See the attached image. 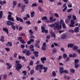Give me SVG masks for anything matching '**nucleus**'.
Instances as JSON below:
<instances>
[{
	"mask_svg": "<svg viewBox=\"0 0 80 80\" xmlns=\"http://www.w3.org/2000/svg\"><path fill=\"white\" fill-rule=\"evenodd\" d=\"M48 26L50 27H54L53 29L54 30H60L62 28V26L61 25L59 26V24L58 22H56L54 24L49 25Z\"/></svg>",
	"mask_w": 80,
	"mask_h": 80,
	"instance_id": "obj_1",
	"label": "nucleus"
},
{
	"mask_svg": "<svg viewBox=\"0 0 80 80\" xmlns=\"http://www.w3.org/2000/svg\"><path fill=\"white\" fill-rule=\"evenodd\" d=\"M22 68V66L20 64H17L16 69L18 72H20V70Z\"/></svg>",
	"mask_w": 80,
	"mask_h": 80,
	"instance_id": "obj_2",
	"label": "nucleus"
},
{
	"mask_svg": "<svg viewBox=\"0 0 80 80\" xmlns=\"http://www.w3.org/2000/svg\"><path fill=\"white\" fill-rule=\"evenodd\" d=\"M6 23L8 26H11L14 25V23L10 21H6Z\"/></svg>",
	"mask_w": 80,
	"mask_h": 80,
	"instance_id": "obj_3",
	"label": "nucleus"
},
{
	"mask_svg": "<svg viewBox=\"0 0 80 80\" xmlns=\"http://www.w3.org/2000/svg\"><path fill=\"white\" fill-rule=\"evenodd\" d=\"M41 29L42 30V31H41V32L42 33H44L45 32V33H48V30H45V27L43 26H42L41 27Z\"/></svg>",
	"mask_w": 80,
	"mask_h": 80,
	"instance_id": "obj_4",
	"label": "nucleus"
},
{
	"mask_svg": "<svg viewBox=\"0 0 80 80\" xmlns=\"http://www.w3.org/2000/svg\"><path fill=\"white\" fill-rule=\"evenodd\" d=\"M8 20H10L12 22H14V21H15L14 18H13V17L12 18V15H8Z\"/></svg>",
	"mask_w": 80,
	"mask_h": 80,
	"instance_id": "obj_5",
	"label": "nucleus"
},
{
	"mask_svg": "<svg viewBox=\"0 0 80 80\" xmlns=\"http://www.w3.org/2000/svg\"><path fill=\"white\" fill-rule=\"evenodd\" d=\"M18 58L19 59H22V60H23L24 62H26V60H27V59L25 58L24 56H22V57L21 56H18Z\"/></svg>",
	"mask_w": 80,
	"mask_h": 80,
	"instance_id": "obj_6",
	"label": "nucleus"
},
{
	"mask_svg": "<svg viewBox=\"0 0 80 80\" xmlns=\"http://www.w3.org/2000/svg\"><path fill=\"white\" fill-rule=\"evenodd\" d=\"M16 19L18 22L20 21V22H23V19L21 18H18V17H17L16 18Z\"/></svg>",
	"mask_w": 80,
	"mask_h": 80,
	"instance_id": "obj_7",
	"label": "nucleus"
},
{
	"mask_svg": "<svg viewBox=\"0 0 80 80\" xmlns=\"http://www.w3.org/2000/svg\"><path fill=\"white\" fill-rule=\"evenodd\" d=\"M33 48H34V45H33L32 44L29 46V49H30V50L32 52H33V51L35 50V49H34Z\"/></svg>",
	"mask_w": 80,
	"mask_h": 80,
	"instance_id": "obj_8",
	"label": "nucleus"
},
{
	"mask_svg": "<svg viewBox=\"0 0 80 80\" xmlns=\"http://www.w3.org/2000/svg\"><path fill=\"white\" fill-rule=\"evenodd\" d=\"M63 70H64V68L62 67H61L59 68V72L60 73H63Z\"/></svg>",
	"mask_w": 80,
	"mask_h": 80,
	"instance_id": "obj_9",
	"label": "nucleus"
},
{
	"mask_svg": "<svg viewBox=\"0 0 80 80\" xmlns=\"http://www.w3.org/2000/svg\"><path fill=\"white\" fill-rule=\"evenodd\" d=\"M33 53L34 54V56L36 57H38V53H39V52L38 51H34L33 52Z\"/></svg>",
	"mask_w": 80,
	"mask_h": 80,
	"instance_id": "obj_10",
	"label": "nucleus"
},
{
	"mask_svg": "<svg viewBox=\"0 0 80 80\" xmlns=\"http://www.w3.org/2000/svg\"><path fill=\"white\" fill-rule=\"evenodd\" d=\"M3 30L4 32H5L7 34H8V28H3Z\"/></svg>",
	"mask_w": 80,
	"mask_h": 80,
	"instance_id": "obj_11",
	"label": "nucleus"
},
{
	"mask_svg": "<svg viewBox=\"0 0 80 80\" xmlns=\"http://www.w3.org/2000/svg\"><path fill=\"white\" fill-rule=\"evenodd\" d=\"M6 45L7 47H8V46H9V47H12V43L11 42H8V43L6 44Z\"/></svg>",
	"mask_w": 80,
	"mask_h": 80,
	"instance_id": "obj_12",
	"label": "nucleus"
},
{
	"mask_svg": "<svg viewBox=\"0 0 80 80\" xmlns=\"http://www.w3.org/2000/svg\"><path fill=\"white\" fill-rule=\"evenodd\" d=\"M73 46H74V45L73 43H70L68 44V48H72V47H73Z\"/></svg>",
	"mask_w": 80,
	"mask_h": 80,
	"instance_id": "obj_13",
	"label": "nucleus"
},
{
	"mask_svg": "<svg viewBox=\"0 0 80 80\" xmlns=\"http://www.w3.org/2000/svg\"><path fill=\"white\" fill-rule=\"evenodd\" d=\"M74 31L75 32H76V33H77V32H79V27H76L74 29Z\"/></svg>",
	"mask_w": 80,
	"mask_h": 80,
	"instance_id": "obj_14",
	"label": "nucleus"
},
{
	"mask_svg": "<svg viewBox=\"0 0 80 80\" xmlns=\"http://www.w3.org/2000/svg\"><path fill=\"white\" fill-rule=\"evenodd\" d=\"M6 65H7L8 66V67H9L8 68H7V69H10V68H11V67H12V65H11L10 66V64L9 63H6Z\"/></svg>",
	"mask_w": 80,
	"mask_h": 80,
	"instance_id": "obj_15",
	"label": "nucleus"
},
{
	"mask_svg": "<svg viewBox=\"0 0 80 80\" xmlns=\"http://www.w3.org/2000/svg\"><path fill=\"white\" fill-rule=\"evenodd\" d=\"M66 38H67V35L65 34H63L62 36V39H65Z\"/></svg>",
	"mask_w": 80,
	"mask_h": 80,
	"instance_id": "obj_16",
	"label": "nucleus"
},
{
	"mask_svg": "<svg viewBox=\"0 0 80 80\" xmlns=\"http://www.w3.org/2000/svg\"><path fill=\"white\" fill-rule=\"evenodd\" d=\"M25 55H27V56H29V55H31V52H30L29 50H27Z\"/></svg>",
	"mask_w": 80,
	"mask_h": 80,
	"instance_id": "obj_17",
	"label": "nucleus"
},
{
	"mask_svg": "<svg viewBox=\"0 0 80 80\" xmlns=\"http://www.w3.org/2000/svg\"><path fill=\"white\" fill-rule=\"evenodd\" d=\"M43 69L44 70L43 71L44 73H46L47 72V70H48V68L45 67L44 66L43 67Z\"/></svg>",
	"mask_w": 80,
	"mask_h": 80,
	"instance_id": "obj_18",
	"label": "nucleus"
},
{
	"mask_svg": "<svg viewBox=\"0 0 80 80\" xmlns=\"http://www.w3.org/2000/svg\"><path fill=\"white\" fill-rule=\"evenodd\" d=\"M74 66L76 68H77L78 67H80V64H78V63H74Z\"/></svg>",
	"mask_w": 80,
	"mask_h": 80,
	"instance_id": "obj_19",
	"label": "nucleus"
},
{
	"mask_svg": "<svg viewBox=\"0 0 80 80\" xmlns=\"http://www.w3.org/2000/svg\"><path fill=\"white\" fill-rule=\"evenodd\" d=\"M39 69H40V70L43 69V65L42 64H39Z\"/></svg>",
	"mask_w": 80,
	"mask_h": 80,
	"instance_id": "obj_20",
	"label": "nucleus"
},
{
	"mask_svg": "<svg viewBox=\"0 0 80 80\" xmlns=\"http://www.w3.org/2000/svg\"><path fill=\"white\" fill-rule=\"evenodd\" d=\"M78 48V46H75L73 47L72 48V50H73V51H75V50H77Z\"/></svg>",
	"mask_w": 80,
	"mask_h": 80,
	"instance_id": "obj_21",
	"label": "nucleus"
},
{
	"mask_svg": "<svg viewBox=\"0 0 80 80\" xmlns=\"http://www.w3.org/2000/svg\"><path fill=\"white\" fill-rule=\"evenodd\" d=\"M59 23H60V25H59V26H61V28H62V24H63V23H64V21H63V20L62 19H61V20L59 21Z\"/></svg>",
	"mask_w": 80,
	"mask_h": 80,
	"instance_id": "obj_22",
	"label": "nucleus"
},
{
	"mask_svg": "<svg viewBox=\"0 0 80 80\" xmlns=\"http://www.w3.org/2000/svg\"><path fill=\"white\" fill-rule=\"evenodd\" d=\"M52 75H51V77H55V76H57V74H56V73H55V71H53L52 72Z\"/></svg>",
	"mask_w": 80,
	"mask_h": 80,
	"instance_id": "obj_23",
	"label": "nucleus"
},
{
	"mask_svg": "<svg viewBox=\"0 0 80 80\" xmlns=\"http://www.w3.org/2000/svg\"><path fill=\"white\" fill-rule=\"evenodd\" d=\"M34 13H35V12L34 11L31 12V17L32 18H33L34 17Z\"/></svg>",
	"mask_w": 80,
	"mask_h": 80,
	"instance_id": "obj_24",
	"label": "nucleus"
},
{
	"mask_svg": "<svg viewBox=\"0 0 80 80\" xmlns=\"http://www.w3.org/2000/svg\"><path fill=\"white\" fill-rule=\"evenodd\" d=\"M3 17V12L2 11H0V19Z\"/></svg>",
	"mask_w": 80,
	"mask_h": 80,
	"instance_id": "obj_25",
	"label": "nucleus"
},
{
	"mask_svg": "<svg viewBox=\"0 0 80 80\" xmlns=\"http://www.w3.org/2000/svg\"><path fill=\"white\" fill-rule=\"evenodd\" d=\"M47 60V58L45 57H42L41 58V61H45Z\"/></svg>",
	"mask_w": 80,
	"mask_h": 80,
	"instance_id": "obj_26",
	"label": "nucleus"
},
{
	"mask_svg": "<svg viewBox=\"0 0 80 80\" xmlns=\"http://www.w3.org/2000/svg\"><path fill=\"white\" fill-rule=\"evenodd\" d=\"M70 72H71V73H74L75 72V71L74 69L71 68L70 70Z\"/></svg>",
	"mask_w": 80,
	"mask_h": 80,
	"instance_id": "obj_27",
	"label": "nucleus"
},
{
	"mask_svg": "<svg viewBox=\"0 0 80 80\" xmlns=\"http://www.w3.org/2000/svg\"><path fill=\"white\" fill-rule=\"evenodd\" d=\"M20 42L22 43L23 44H25V43H26V42H25V41H24V40L22 39L20 40Z\"/></svg>",
	"mask_w": 80,
	"mask_h": 80,
	"instance_id": "obj_28",
	"label": "nucleus"
},
{
	"mask_svg": "<svg viewBox=\"0 0 80 80\" xmlns=\"http://www.w3.org/2000/svg\"><path fill=\"white\" fill-rule=\"evenodd\" d=\"M11 28H12V30H15L16 27L15 25H12L11 26Z\"/></svg>",
	"mask_w": 80,
	"mask_h": 80,
	"instance_id": "obj_29",
	"label": "nucleus"
},
{
	"mask_svg": "<svg viewBox=\"0 0 80 80\" xmlns=\"http://www.w3.org/2000/svg\"><path fill=\"white\" fill-rule=\"evenodd\" d=\"M37 4L36 3H33L31 6V7H37Z\"/></svg>",
	"mask_w": 80,
	"mask_h": 80,
	"instance_id": "obj_30",
	"label": "nucleus"
},
{
	"mask_svg": "<svg viewBox=\"0 0 80 80\" xmlns=\"http://www.w3.org/2000/svg\"><path fill=\"white\" fill-rule=\"evenodd\" d=\"M72 19H73V20H77V17L75 15H73L72 16Z\"/></svg>",
	"mask_w": 80,
	"mask_h": 80,
	"instance_id": "obj_31",
	"label": "nucleus"
},
{
	"mask_svg": "<svg viewBox=\"0 0 80 80\" xmlns=\"http://www.w3.org/2000/svg\"><path fill=\"white\" fill-rule=\"evenodd\" d=\"M71 24H75V22H74V20L73 19H71L70 21Z\"/></svg>",
	"mask_w": 80,
	"mask_h": 80,
	"instance_id": "obj_32",
	"label": "nucleus"
},
{
	"mask_svg": "<svg viewBox=\"0 0 80 80\" xmlns=\"http://www.w3.org/2000/svg\"><path fill=\"white\" fill-rule=\"evenodd\" d=\"M55 36H56V34H55V33L54 32H53L51 35V37H53V38H55L56 37Z\"/></svg>",
	"mask_w": 80,
	"mask_h": 80,
	"instance_id": "obj_33",
	"label": "nucleus"
},
{
	"mask_svg": "<svg viewBox=\"0 0 80 80\" xmlns=\"http://www.w3.org/2000/svg\"><path fill=\"white\" fill-rule=\"evenodd\" d=\"M47 17L46 16H44L42 18V20H47Z\"/></svg>",
	"mask_w": 80,
	"mask_h": 80,
	"instance_id": "obj_34",
	"label": "nucleus"
},
{
	"mask_svg": "<svg viewBox=\"0 0 80 80\" xmlns=\"http://www.w3.org/2000/svg\"><path fill=\"white\" fill-rule=\"evenodd\" d=\"M17 4V1H13V5L16 6Z\"/></svg>",
	"mask_w": 80,
	"mask_h": 80,
	"instance_id": "obj_35",
	"label": "nucleus"
},
{
	"mask_svg": "<svg viewBox=\"0 0 80 80\" xmlns=\"http://www.w3.org/2000/svg\"><path fill=\"white\" fill-rule=\"evenodd\" d=\"M23 2H25V3L26 5H27L28 3V0H23Z\"/></svg>",
	"mask_w": 80,
	"mask_h": 80,
	"instance_id": "obj_36",
	"label": "nucleus"
},
{
	"mask_svg": "<svg viewBox=\"0 0 80 80\" xmlns=\"http://www.w3.org/2000/svg\"><path fill=\"white\" fill-rule=\"evenodd\" d=\"M79 62V60L77 59H75L74 60V63H78Z\"/></svg>",
	"mask_w": 80,
	"mask_h": 80,
	"instance_id": "obj_37",
	"label": "nucleus"
},
{
	"mask_svg": "<svg viewBox=\"0 0 80 80\" xmlns=\"http://www.w3.org/2000/svg\"><path fill=\"white\" fill-rule=\"evenodd\" d=\"M35 71L33 69H32L30 71V75H33V73H34Z\"/></svg>",
	"mask_w": 80,
	"mask_h": 80,
	"instance_id": "obj_38",
	"label": "nucleus"
},
{
	"mask_svg": "<svg viewBox=\"0 0 80 80\" xmlns=\"http://www.w3.org/2000/svg\"><path fill=\"white\" fill-rule=\"evenodd\" d=\"M63 57L64 58H66L67 57V55L66 54L64 53L63 54Z\"/></svg>",
	"mask_w": 80,
	"mask_h": 80,
	"instance_id": "obj_39",
	"label": "nucleus"
},
{
	"mask_svg": "<svg viewBox=\"0 0 80 80\" xmlns=\"http://www.w3.org/2000/svg\"><path fill=\"white\" fill-rule=\"evenodd\" d=\"M72 10H73V8H72L71 9H68L67 10V12H68V13H70V12H71V11H72Z\"/></svg>",
	"mask_w": 80,
	"mask_h": 80,
	"instance_id": "obj_40",
	"label": "nucleus"
},
{
	"mask_svg": "<svg viewBox=\"0 0 80 80\" xmlns=\"http://www.w3.org/2000/svg\"><path fill=\"white\" fill-rule=\"evenodd\" d=\"M62 24V27L63 28H66V26L65 23H63Z\"/></svg>",
	"mask_w": 80,
	"mask_h": 80,
	"instance_id": "obj_41",
	"label": "nucleus"
},
{
	"mask_svg": "<svg viewBox=\"0 0 80 80\" xmlns=\"http://www.w3.org/2000/svg\"><path fill=\"white\" fill-rule=\"evenodd\" d=\"M7 74H5L3 76V78L4 80H6V78H7Z\"/></svg>",
	"mask_w": 80,
	"mask_h": 80,
	"instance_id": "obj_42",
	"label": "nucleus"
},
{
	"mask_svg": "<svg viewBox=\"0 0 80 80\" xmlns=\"http://www.w3.org/2000/svg\"><path fill=\"white\" fill-rule=\"evenodd\" d=\"M38 68H39V65H37L36 66L35 69L37 71H38Z\"/></svg>",
	"mask_w": 80,
	"mask_h": 80,
	"instance_id": "obj_43",
	"label": "nucleus"
},
{
	"mask_svg": "<svg viewBox=\"0 0 80 80\" xmlns=\"http://www.w3.org/2000/svg\"><path fill=\"white\" fill-rule=\"evenodd\" d=\"M70 57H67L66 59V62H68V61L70 60Z\"/></svg>",
	"mask_w": 80,
	"mask_h": 80,
	"instance_id": "obj_44",
	"label": "nucleus"
},
{
	"mask_svg": "<svg viewBox=\"0 0 80 80\" xmlns=\"http://www.w3.org/2000/svg\"><path fill=\"white\" fill-rule=\"evenodd\" d=\"M22 73L24 74V75L25 76L27 75V72L25 71H22Z\"/></svg>",
	"mask_w": 80,
	"mask_h": 80,
	"instance_id": "obj_45",
	"label": "nucleus"
},
{
	"mask_svg": "<svg viewBox=\"0 0 80 80\" xmlns=\"http://www.w3.org/2000/svg\"><path fill=\"white\" fill-rule=\"evenodd\" d=\"M52 51L53 53H55L56 52H57V49H56V48H54L52 50Z\"/></svg>",
	"mask_w": 80,
	"mask_h": 80,
	"instance_id": "obj_46",
	"label": "nucleus"
},
{
	"mask_svg": "<svg viewBox=\"0 0 80 80\" xmlns=\"http://www.w3.org/2000/svg\"><path fill=\"white\" fill-rule=\"evenodd\" d=\"M33 61H31L30 63H29V65H30L31 66H32V65H33Z\"/></svg>",
	"mask_w": 80,
	"mask_h": 80,
	"instance_id": "obj_47",
	"label": "nucleus"
},
{
	"mask_svg": "<svg viewBox=\"0 0 80 80\" xmlns=\"http://www.w3.org/2000/svg\"><path fill=\"white\" fill-rule=\"evenodd\" d=\"M38 9L39 10V11H40V12H43V10H42V9L41 8V7H38Z\"/></svg>",
	"mask_w": 80,
	"mask_h": 80,
	"instance_id": "obj_48",
	"label": "nucleus"
},
{
	"mask_svg": "<svg viewBox=\"0 0 80 80\" xmlns=\"http://www.w3.org/2000/svg\"><path fill=\"white\" fill-rule=\"evenodd\" d=\"M63 73H67L68 74V72L67 70H65L63 71Z\"/></svg>",
	"mask_w": 80,
	"mask_h": 80,
	"instance_id": "obj_49",
	"label": "nucleus"
},
{
	"mask_svg": "<svg viewBox=\"0 0 80 80\" xmlns=\"http://www.w3.org/2000/svg\"><path fill=\"white\" fill-rule=\"evenodd\" d=\"M68 31L69 32L71 33H74L75 32L73 30V29L69 30Z\"/></svg>",
	"mask_w": 80,
	"mask_h": 80,
	"instance_id": "obj_50",
	"label": "nucleus"
},
{
	"mask_svg": "<svg viewBox=\"0 0 80 80\" xmlns=\"http://www.w3.org/2000/svg\"><path fill=\"white\" fill-rule=\"evenodd\" d=\"M27 52V49H24L23 51H22V52L23 53H26Z\"/></svg>",
	"mask_w": 80,
	"mask_h": 80,
	"instance_id": "obj_51",
	"label": "nucleus"
},
{
	"mask_svg": "<svg viewBox=\"0 0 80 80\" xmlns=\"http://www.w3.org/2000/svg\"><path fill=\"white\" fill-rule=\"evenodd\" d=\"M54 15L55 17H56L57 18L59 17V15H58V14H57V13H54Z\"/></svg>",
	"mask_w": 80,
	"mask_h": 80,
	"instance_id": "obj_52",
	"label": "nucleus"
},
{
	"mask_svg": "<svg viewBox=\"0 0 80 80\" xmlns=\"http://www.w3.org/2000/svg\"><path fill=\"white\" fill-rule=\"evenodd\" d=\"M26 6V5H25V4H24L23 6H22L21 7V9H25Z\"/></svg>",
	"mask_w": 80,
	"mask_h": 80,
	"instance_id": "obj_53",
	"label": "nucleus"
},
{
	"mask_svg": "<svg viewBox=\"0 0 80 80\" xmlns=\"http://www.w3.org/2000/svg\"><path fill=\"white\" fill-rule=\"evenodd\" d=\"M40 40L39 39H38L37 40H36V43H40Z\"/></svg>",
	"mask_w": 80,
	"mask_h": 80,
	"instance_id": "obj_54",
	"label": "nucleus"
},
{
	"mask_svg": "<svg viewBox=\"0 0 80 80\" xmlns=\"http://www.w3.org/2000/svg\"><path fill=\"white\" fill-rule=\"evenodd\" d=\"M67 7L66 6L65 8L63 9H62V11L63 12H65V10H67Z\"/></svg>",
	"mask_w": 80,
	"mask_h": 80,
	"instance_id": "obj_55",
	"label": "nucleus"
},
{
	"mask_svg": "<svg viewBox=\"0 0 80 80\" xmlns=\"http://www.w3.org/2000/svg\"><path fill=\"white\" fill-rule=\"evenodd\" d=\"M53 20V17H51L49 18V20L51 22H52V20Z\"/></svg>",
	"mask_w": 80,
	"mask_h": 80,
	"instance_id": "obj_56",
	"label": "nucleus"
},
{
	"mask_svg": "<svg viewBox=\"0 0 80 80\" xmlns=\"http://www.w3.org/2000/svg\"><path fill=\"white\" fill-rule=\"evenodd\" d=\"M20 36H23L24 37H25V33H21L20 34Z\"/></svg>",
	"mask_w": 80,
	"mask_h": 80,
	"instance_id": "obj_57",
	"label": "nucleus"
},
{
	"mask_svg": "<svg viewBox=\"0 0 80 80\" xmlns=\"http://www.w3.org/2000/svg\"><path fill=\"white\" fill-rule=\"evenodd\" d=\"M25 46L23 44H22L21 46V48H25Z\"/></svg>",
	"mask_w": 80,
	"mask_h": 80,
	"instance_id": "obj_58",
	"label": "nucleus"
},
{
	"mask_svg": "<svg viewBox=\"0 0 80 80\" xmlns=\"http://www.w3.org/2000/svg\"><path fill=\"white\" fill-rule=\"evenodd\" d=\"M23 29V27H20L19 28L18 30L19 31H21V30H22Z\"/></svg>",
	"mask_w": 80,
	"mask_h": 80,
	"instance_id": "obj_59",
	"label": "nucleus"
},
{
	"mask_svg": "<svg viewBox=\"0 0 80 80\" xmlns=\"http://www.w3.org/2000/svg\"><path fill=\"white\" fill-rule=\"evenodd\" d=\"M29 32L31 34H33V32L32 31V29H30L29 30Z\"/></svg>",
	"mask_w": 80,
	"mask_h": 80,
	"instance_id": "obj_60",
	"label": "nucleus"
},
{
	"mask_svg": "<svg viewBox=\"0 0 80 80\" xmlns=\"http://www.w3.org/2000/svg\"><path fill=\"white\" fill-rule=\"evenodd\" d=\"M42 50H44L45 51V50H46V48H45V47L43 46L42 47Z\"/></svg>",
	"mask_w": 80,
	"mask_h": 80,
	"instance_id": "obj_61",
	"label": "nucleus"
},
{
	"mask_svg": "<svg viewBox=\"0 0 80 80\" xmlns=\"http://www.w3.org/2000/svg\"><path fill=\"white\" fill-rule=\"evenodd\" d=\"M72 55L73 58H75L76 57V53H73Z\"/></svg>",
	"mask_w": 80,
	"mask_h": 80,
	"instance_id": "obj_62",
	"label": "nucleus"
},
{
	"mask_svg": "<svg viewBox=\"0 0 80 80\" xmlns=\"http://www.w3.org/2000/svg\"><path fill=\"white\" fill-rule=\"evenodd\" d=\"M18 39L19 40H20H20H22V37H19L18 38Z\"/></svg>",
	"mask_w": 80,
	"mask_h": 80,
	"instance_id": "obj_63",
	"label": "nucleus"
},
{
	"mask_svg": "<svg viewBox=\"0 0 80 80\" xmlns=\"http://www.w3.org/2000/svg\"><path fill=\"white\" fill-rule=\"evenodd\" d=\"M46 42H44L43 44V47H47V45H46Z\"/></svg>",
	"mask_w": 80,
	"mask_h": 80,
	"instance_id": "obj_64",
	"label": "nucleus"
}]
</instances>
